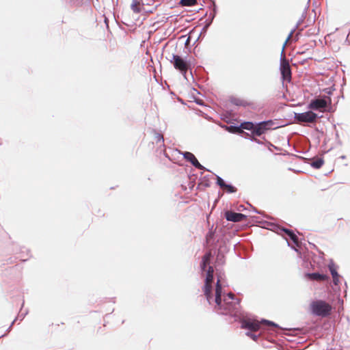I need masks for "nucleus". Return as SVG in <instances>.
Instances as JSON below:
<instances>
[{"instance_id": "nucleus-17", "label": "nucleus", "mask_w": 350, "mask_h": 350, "mask_svg": "<svg viewBox=\"0 0 350 350\" xmlns=\"http://www.w3.org/2000/svg\"><path fill=\"white\" fill-rule=\"evenodd\" d=\"M323 163H324V161L322 159L319 158V159H317L316 160L313 161L311 163V165L316 169H319L320 167H322Z\"/></svg>"}, {"instance_id": "nucleus-21", "label": "nucleus", "mask_w": 350, "mask_h": 350, "mask_svg": "<svg viewBox=\"0 0 350 350\" xmlns=\"http://www.w3.org/2000/svg\"><path fill=\"white\" fill-rule=\"evenodd\" d=\"M217 183L221 189H224L226 185L224 180L219 176L217 178Z\"/></svg>"}, {"instance_id": "nucleus-8", "label": "nucleus", "mask_w": 350, "mask_h": 350, "mask_svg": "<svg viewBox=\"0 0 350 350\" xmlns=\"http://www.w3.org/2000/svg\"><path fill=\"white\" fill-rule=\"evenodd\" d=\"M327 106V101L324 98H317L312 100L308 105V108L312 110H319L323 111V109Z\"/></svg>"}, {"instance_id": "nucleus-23", "label": "nucleus", "mask_w": 350, "mask_h": 350, "mask_svg": "<svg viewBox=\"0 0 350 350\" xmlns=\"http://www.w3.org/2000/svg\"><path fill=\"white\" fill-rule=\"evenodd\" d=\"M157 142H163V137L162 135L157 133L156 135Z\"/></svg>"}, {"instance_id": "nucleus-16", "label": "nucleus", "mask_w": 350, "mask_h": 350, "mask_svg": "<svg viewBox=\"0 0 350 350\" xmlns=\"http://www.w3.org/2000/svg\"><path fill=\"white\" fill-rule=\"evenodd\" d=\"M131 7L133 11L135 13L141 12V5L139 0H133Z\"/></svg>"}, {"instance_id": "nucleus-1", "label": "nucleus", "mask_w": 350, "mask_h": 350, "mask_svg": "<svg viewBox=\"0 0 350 350\" xmlns=\"http://www.w3.org/2000/svg\"><path fill=\"white\" fill-rule=\"evenodd\" d=\"M221 285L220 284V280L218 279L216 288H215V297L214 301L219 309H223L226 313L230 314H235L239 309V300L234 298V295L232 293H229L224 297L222 302L221 298Z\"/></svg>"}, {"instance_id": "nucleus-25", "label": "nucleus", "mask_w": 350, "mask_h": 350, "mask_svg": "<svg viewBox=\"0 0 350 350\" xmlns=\"http://www.w3.org/2000/svg\"><path fill=\"white\" fill-rule=\"evenodd\" d=\"M212 237V233L210 232L208 233L207 235H206V239L208 240L209 239H211Z\"/></svg>"}, {"instance_id": "nucleus-15", "label": "nucleus", "mask_w": 350, "mask_h": 350, "mask_svg": "<svg viewBox=\"0 0 350 350\" xmlns=\"http://www.w3.org/2000/svg\"><path fill=\"white\" fill-rule=\"evenodd\" d=\"M283 231L295 244L298 243V237L293 231L288 229H284Z\"/></svg>"}, {"instance_id": "nucleus-4", "label": "nucleus", "mask_w": 350, "mask_h": 350, "mask_svg": "<svg viewBox=\"0 0 350 350\" xmlns=\"http://www.w3.org/2000/svg\"><path fill=\"white\" fill-rule=\"evenodd\" d=\"M168 60L173 64L174 68L180 71L183 75L187 73L189 68V64L180 56L172 54L168 58Z\"/></svg>"}, {"instance_id": "nucleus-20", "label": "nucleus", "mask_w": 350, "mask_h": 350, "mask_svg": "<svg viewBox=\"0 0 350 350\" xmlns=\"http://www.w3.org/2000/svg\"><path fill=\"white\" fill-rule=\"evenodd\" d=\"M224 189H226L228 193H234L237 191V189L234 187L227 184Z\"/></svg>"}, {"instance_id": "nucleus-26", "label": "nucleus", "mask_w": 350, "mask_h": 350, "mask_svg": "<svg viewBox=\"0 0 350 350\" xmlns=\"http://www.w3.org/2000/svg\"><path fill=\"white\" fill-rule=\"evenodd\" d=\"M291 35H292V33H291V34L288 36V38H287V41L291 38Z\"/></svg>"}, {"instance_id": "nucleus-11", "label": "nucleus", "mask_w": 350, "mask_h": 350, "mask_svg": "<svg viewBox=\"0 0 350 350\" xmlns=\"http://www.w3.org/2000/svg\"><path fill=\"white\" fill-rule=\"evenodd\" d=\"M306 276L309 280L315 281H327L329 278L327 275L319 273H307Z\"/></svg>"}, {"instance_id": "nucleus-19", "label": "nucleus", "mask_w": 350, "mask_h": 350, "mask_svg": "<svg viewBox=\"0 0 350 350\" xmlns=\"http://www.w3.org/2000/svg\"><path fill=\"white\" fill-rule=\"evenodd\" d=\"M254 124L252 122H244L241 124V127L244 129L251 130L253 129Z\"/></svg>"}, {"instance_id": "nucleus-2", "label": "nucleus", "mask_w": 350, "mask_h": 350, "mask_svg": "<svg viewBox=\"0 0 350 350\" xmlns=\"http://www.w3.org/2000/svg\"><path fill=\"white\" fill-rule=\"evenodd\" d=\"M310 307L312 314L321 317L329 316L332 310V306L323 300L314 301Z\"/></svg>"}, {"instance_id": "nucleus-14", "label": "nucleus", "mask_w": 350, "mask_h": 350, "mask_svg": "<svg viewBox=\"0 0 350 350\" xmlns=\"http://www.w3.org/2000/svg\"><path fill=\"white\" fill-rule=\"evenodd\" d=\"M211 252H209L208 253H206L202 258V269L203 270L205 269V267H206V265H209L210 263V260H211Z\"/></svg>"}, {"instance_id": "nucleus-5", "label": "nucleus", "mask_w": 350, "mask_h": 350, "mask_svg": "<svg viewBox=\"0 0 350 350\" xmlns=\"http://www.w3.org/2000/svg\"><path fill=\"white\" fill-rule=\"evenodd\" d=\"M261 324L275 326V324L274 323L267 320H262V321L260 322L257 320L246 319L242 321L241 327L250 329L253 332H256L260 328Z\"/></svg>"}, {"instance_id": "nucleus-24", "label": "nucleus", "mask_w": 350, "mask_h": 350, "mask_svg": "<svg viewBox=\"0 0 350 350\" xmlns=\"http://www.w3.org/2000/svg\"><path fill=\"white\" fill-rule=\"evenodd\" d=\"M247 335H248L249 336H250L251 338H252L254 340H256V336H255V335H254V334H253L248 333V334H247Z\"/></svg>"}, {"instance_id": "nucleus-7", "label": "nucleus", "mask_w": 350, "mask_h": 350, "mask_svg": "<svg viewBox=\"0 0 350 350\" xmlns=\"http://www.w3.org/2000/svg\"><path fill=\"white\" fill-rule=\"evenodd\" d=\"M280 70L283 80L289 82L291 79V70L288 61L285 58L281 61Z\"/></svg>"}, {"instance_id": "nucleus-13", "label": "nucleus", "mask_w": 350, "mask_h": 350, "mask_svg": "<svg viewBox=\"0 0 350 350\" xmlns=\"http://www.w3.org/2000/svg\"><path fill=\"white\" fill-rule=\"evenodd\" d=\"M328 267L332 275L333 283L334 284V285H338V284L340 283V276L337 272L336 266L334 264H332L329 265Z\"/></svg>"}, {"instance_id": "nucleus-18", "label": "nucleus", "mask_w": 350, "mask_h": 350, "mask_svg": "<svg viewBox=\"0 0 350 350\" xmlns=\"http://www.w3.org/2000/svg\"><path fill=\"white\" fill-rule=\"evenodd\" d=\"M197 3V0H180V1L182 6H193L196 5Z\"/></svg>"}, {"instance_id": "nucleus-3", "label": "nucleus", "mask_w": 350, "mask_h": 350, "mask_svg": "<svg viewBox=\"0 0 350 350\" xmlns=\"http://www.w3.org/2000/svg\"><path fill=\"white\" fill-rule=\"evenodd\" d=\"M213 273L214 269L211 266L208 267L206 277L205 280V284L203 288L204 294L208 301V302L211 304L213 301L212 296V283L213 281Z\"/></svg>"}, {"instance_id": "nucleus-22", "label": "nucleus", "mask_w": 350, "mask_h": 350, "mask_svg": "<svg viewBox=\"0 0 350 350\" xmlns=\"http://www.w3.org/2000/svg\"><path fill=\"white\" fill-rule=\"evenodd\" d=\"M229 131H232V132H238V133L242 132V130L240 128L232 126L229 128Z\"/></svg>"}, {"instance_id": "nucleus-10", "label": "nucleus", "mask_w": 350, "mask_h": 350, "mask_svg": "<svg viewBox=\"0 0 350 350\" xmlns=\"http://www.w3.org/2000/svg\"><path fill=\"white\" fill-rule=\"evenodd\" d=\"M183 157L199 170H203L204 167L199 163L195 155L190 152H185L183 153Z\"/></svg>"}, {"instance_id": "nucleus-9", "label": "nucleus", "mask_w": 350, "mask_h": 350, "mask_svg": "<svg viewBox=\"0 0 350 350\" xmlns=\"http://www.w3.org/2000/svg\"><path fill=\"white\" fill-rule=\"evenodd\" d=\"M225 217L228 221L239 222L245 220L247 217L242 213L228 211L225 213Z\"/></svg>"}, {"instance_id": "nucleus-12", "label": "nucleus", "mask_w": 350, "mask_h": 350, "mask_svg": "<svg viewBox=\"0 0 350 350\" xmlns=\"http://www.w3.org/2000/svg\"><path fill=\"white\" fill-rule=\"evenodd\" d=\"M270 124L271 122H262L258 124L254 129V133L258 136L261 135L267 129V125Z\"/></svg>"}, {"instance_id": "nucleus-6", "label": "nucleus", "mask_w": 350, "mask_h": 350, "mask_svg": "<svg viewBox=\"0 0 350 350\" xmlns=\"http://www.w3.org/2000/svg\"><path fill=\"white\" fill-rule=\"evenodd\" d=\"M318 118L317 113L312 111H308L303 113H295V120L297 123H314Z\"/></svg>"}]
</instances>
